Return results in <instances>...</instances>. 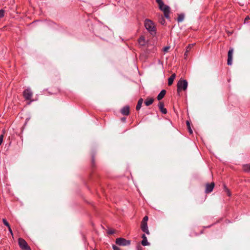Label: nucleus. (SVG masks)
Returning a JSON list of instances; mask_svg holds the SVG:
<instances>
[{"mask_svg":"<svg viewBox=\"0 0 250 250\" xmlns=\"http://www.w3.org/2000/svg\"><path fill=\"white\" fill-rule=\"evenodd\" d=\"M166 91L164 89L162 90L157 96L158 100L160 101V100H162L164 98L165 95H166Z\"/></svg>","mask_w":250,"mask_h":250,"instance_id":"2eb2a0df","label":"nucleus"},{"mask_svg":"<svg viewBox=\"0 0 250 250\" xmlns=\"http://www.w3.org/2000/svg\"><path fill=\"white\" fill-rule=\"evenodd\" d=\"M224 186V190H225V191H226V188H227V187H226V186L225 185H224V186Z\"/></svg>","mask_w":250,"mask_h":250,"instance_id":"2f4dec72","label":"nucleus"},{"mask_svg":"<svg viewBox=\"0 0 250 250\" xmlns=\"http://www.w3.org/2000/svg\"><path fill=\"white\" fill-rule=\"evenodd\" d=\"M138 42L142 46L145 45L146 42L145 37L144 36L140 37L138 40Z\"/></svg>","mask_w":250,"mask_h":250,"instance_id":"dca6fc26","label":"nucleus"},{"mask_svg":"<svg viewBox=\"0 0 250 250\" xmlns=\"http://www.w3.org/2000/svg\"><path fill=\"white\" fill-rule=\"evenodd\" d=\"M188 85V81L186 80L180 79L177 83V91L178 93L182 90L186 91Z\"/></svg>","mask_w":250,"mask_h":250,"instance_id":"7ed1b4c3","label":"nucleus"},{"mask_svg":"<svg viewBox=\"0 0 250 250\" xmlns=\"http://www.w3.org/2000/svg\"><path fill=\"white\" fill-rule=\"evenodd\" d=\"M169 46H165L164 48H163V51L165 52H167L168 51V50L169 49Z\"/></svg>","mask_w":250,"mask_h":250,"instance_id":"cd10ccee","label":"nucleus"},{"mask_svg":"<svg viewBox=\"0 0 250 250\" xmlns=\"http://www.w3.org/2000/svg\"><path fill=\"white\" fill-rule=\"evenodd\" d=\"M158 4L159 9L164 12L165 17L167 19H169L170 7L164 4L162 0H156Z\"/></svg>","mask_w":250,"mask_h":250,"instance_id":"f03ea898","label":"nucleus"},{"mask_svg":"<svg viewBox=\"0 0 250 250\" xmlns=\"http://www.w3.org/2000/svg\"><path fill=\"white\" fill-rule=\"evenodd\" d=\"M185 18V15L183 14H181L178 15V17L177 18V21L180 22L183 21Z\"/></svg>","mask_w":250,"mask_h":250,"instance_id":"6ab92c4d","label":"nucleus"},{"mask_svg":"<svg viewBox=\"0 0 250 250\" xmlns=\"http://www.w3.org/2000/svg\"><path fill=\"white\" fill-rule=\"evenodd\" d=\"M194 44H189L187 47L186 52L184 54V56L185 58H186L188 55V53L190 51V50L192 49V48L193 47Z\"/></svg>","mask_w":250,"mask_h":250,"instance_id":"ddd939ff","label":"nucleus"},{"mask_svg":"<svg viewBox=\"0 0 250 250\" xmlns=\"http://www.w3.org/2000/svg\"><path fill=\"white\" fill-rule=\"evenodd\" d=\"M130 241L123 238H118L116 240V243L119 246H128L130 244Z\"/></svg>","mask_w":250,"mask_h":250,"instance_id":"20e7f679","label":"nucleus"},{"mask_svg":"<svg viewBox=\"0 0 250 250\" xmlns=\"http://www.w3.org/2000/svg\"><path fill=\"white\" fill-rule=\"evenodd\" d=\"M23 95L27 100H30L33 96V92L30 88H27L24 90Z\"/></svg>","mask_w":250,"mask_h":250,"instance_id":"423d86ee","label":"nucleus"},{"mask_svg":"<svg viewBox=\"0 0 250 250\" xmlns=\"http://www.w3.org/2000/svg\"><path fill=\"white\" fill-rule=\"evenodd\" d=\"M19 245L20 248L23 250H31L30 247L28 245L27 242L22 238L19 239Z\"/></svg>","mask_w":250,"mask_h":250,"instance_id":"39448f33","label":"nucleus"},{"mask_svg":"<svg viewBox=\"0 0 250 250\" xmlns=\"http://www.w3.org/2000/svg\"><path fill=\"white\" fill-rule=\"evenodd\" d=\"M146 29L152 36L156 34V28L155 23L150 20L146 19L144 21Z\"/></svg>","mask_w":250,"mask_h":250,"instance_id":"f257e3e1","label":"nucleus"},{"mask_svg":"<svg viewBox=\"0 0 250 250\" xmlns=\"http://www.w3.org/2000/svg\"><path fill=\"white\" fill-rule=\"evenodd\" d=\"M233 52V49L232 48H230L228 51L227 64L229 65L232 64Z\"/></svg>","mask_w":250,"mask_h":250,"instance_id":"0eeeda50","label":"nucleus"},{"mask_svg":"<svg viewBox=\"0 0 250 250\" xmlns=\"http://www.w3.org/2000/svg\"><path fill=\"white\" fill-rule=\"evenodd\" d=\"M160 22L163 25L165 24L166 22L165 20L162 16H161V18L160 20Z\"/></svg>","mask_w":250,"mask_h":250,"instance_id":"5701e85b","label":"nucleus"},{"mask_svg":"<svg viewBox=\"0 0 250 250\" xmlns=\"http://www.w3.org/2000/svg\"><path fill=\"white\" fill-rule=\"evenodd\" d=\"M153 101H154V100L152 98L147 99L145 101V104L146 106H149V105H151V104H152V103H153Z\"/></svg>","mask_w":250,"mask_h":250,"instance_id":"a211bd4d","label":"nucleus"},{"mask_svg":"<svg viewBox=\"0 0 250 250\" xmlns=\"http://www.w3.org/2000/svg\"><path fill=\"white\" fill-rule=\"evenodd\" d=\"M225 192H226V193L228 195V196H231L230 191V190L228 188H226V190Z\"/></svg>","mask_w":250,"mask_h":250,"instance_id":"bb28decb","label":"nucleus"},{"mask_svg":"<svg viewBox=\"0 0 250 250\" xmlns=\"http://www.w3.org/2000/svg\"><path fill=\"white\" fill-rule=\"evenodd\" d=\"M186 124H187V125L188 126V132H189L190 134H192V129L191 128L189 122L188 121H186Z\"/></svg>","mask_w":250,"mask_h":250,"instance_id":"412c9836","label":"nucleus"},{"mask_svg":"<svg viewBox=\"0 0 250 250\" xmlns=\"http://www.w3.org/2000/svg\"><path fill=\"white\" fill-rule=\"evenodd\" d=\"M4 11L2 9L0 10V18H2L4 16Z\"/></svg>","mask_w":250,"mask_h":250,"instance_id":"a878e982","label":"nucleus"},{"mask_svg":"<svg viewBox=\"0 0 250 250\" xmlns=\"http://www.w3.org/2000/svg\"><path fill=\"white\" fill-rule=\"evenodd\" d=\"M141 229L143 232L146 233L148 235L149 234L147 223L141 222Z\"/></svg>","mask_w":250,"mask_h":250,"instance_id":"1a4fd4ad","label":"nucleus"},{"mask_svg":"<svg viewBox=\"0 0 250 250\" xmlns=\"http://www.w3.org/2000/svg\"><path fill=\"white\" fill-rule=\"evenodd\" d=\"M8 230H9V232L11 234V235H13L12 231L10 228V226L8 227Z\"/></svg>","mask_w":250,"mask_h":250,"instance_id":"7c9ffc66","label":"nucleus"},{"mask_svg":"<svg viewBox=\"0 0 250 250\" xmlns=\"http://www.w3.org/2000/svg\"><path fill=\"white\" fill-rule=\"evenodd\" d=\"M176 77V75L175 73L172 74L171 76L168 79V85H171L173 82L174 79Z\"/></svg>","mask_w":250,"mask_h":250,"instance_id":"4468645a","label":"nucleus"},{"mask_svg":"<svg viewBox=\"0 0 250 250\" xmlns=\"http://www.w3.org/2000/svg\"><path fill=\"white\" fill-rule=\"evenodd\" d=\"M148 216H145L143 219V220L141 222H143V223H147V221H148Z\"/></svg>","mask_w":250,"mask_h":250,"instance_id":"393cba45","label":"nucleus"},{"mask_svg":"<svg viewBox=\"0 0 250 250\" xmlns=\"http://www.w3.org/2000/svg\"><path fill=\"white\" fill-rule=\"evenodd\" d=\"M121 112L124 115H128L129 113V107L128 106H124L121 109Z\"/></svg>","mask_w":250,"mask_h":250,"instance_id":"9d476101","label":"nucleus"},{"mask_svg":"<svg viewBox=\"0 0 250 250\" xmlns=\"http://www.w3.org/2000/svg\"><path fill=\"white\" fill-rule=\"evenodd\" d=\"M112 248L114 250H121L120 249V248H119V247H118L117 246H116L115 245H113Z\"/></svg>","mask_w":250,"mask_h":250,"instance_id":"c85d7f7f","label":"nucleus"},{"mask_svg":"<svg viewBox=\"0 0 250 250\" xmlns=\"http://www.w3.org/2000/svg\"><path fill=\"white\" fill-rule=\"evenodd\" d=\"M143 99L142 98H140L138 101V103H137V104L136 105V109L137 110H139L141 106H142V104H143Z\"/></svg>","mask_w":250,"mask_h":250,"instance_id":"f3484780","label":"nucleus"},{"mask_svg":"<svg viewBox=\"0 0 250 250\" xmlns=\"http://www.w3.org/2000/svg\"><path fill=\"white\" fill-rule=\"evenodd\" d=\"M243 169L245 171H250V164H247L243 166Z\"/></svg>","mask_w":250,"mask_h":250,"instance_id":"aec40b11","label":"nucleus"},{"mask_svg":"<svg viewBox=\"0 0 250 250\" xmlns=\"http://www.w3.org/2000/svg\"><path fill=\"white\" fill-rule=\"evenodd\" d=\"M2 132H3V133L2 134H1L0 136V145H1V144H2V142H3L4 134L5 133L4 130H2Z\"/></svg>","mask_w":250,"mask_h":250,"instance_id":"4be33fe9","label":"nucleus"},{"mask_svg":"<svg viewBox=\"0 0 250 250\" xmlns=\"http://www.w3.org/2000/svg\"><path fill=\"white\" fill-rule=\"evenodd\" d=\"M143 240L142 241L141 244L144 246H148L149 245V243L148 242L147 238L145 234L142 235V236Z\"/></svg>","mask_w":250,"mask_h":250,"instance_id":"f8f14e48","label":"nucleus"},{"mask_svg":"<svg viewBox=\"0 0 250 250\" xmlns=\"http://www.w3.org/2000/svg\"><path fill=\"white\" fill-rule=\"evenodd\" d=\"M108 233L109 234H113V233H114V230H112V229H111V230H109L108 231Z\"/></svg>","mask_w":250,"mask_h":250,"instance_id":"c756f323","label":"nucleus"},{"mask_svg":"<svg viewBox=\"0 0 250 250\" xmlns=\"http://www.w3.org/2000/svg\"><path fill=\"white\" fill-rule=\"evenodd\" d=\"M2 222L4 224V225H5L6 227H7V228L10 226L9 223H8V222L6 221V220L5 219H2Z\"/></svg>","mask_w":250,"mask_h":250,"instance_id":"b1692460","label":"nucleus"},{"mask_svg":"<svg viewBox=\"0 0 250 250\" xmlns=\"http://www.w3.org/2000/svg\"><path fill=\"white\" fill-rule=\"evenodd\" d=\"M249 19V17L248 16L246 18L245 20Z\"/></svg>","mask_w":250,"mask_h":250,"instance_id":"473e14b6","label":"nucleus"},{"mask_svg":"<svg viewBox=\"0 0 250 250\" xmlns=\"http://www.w3.org/2000/svg\"><path fill=\"white\" fill-rule=\"evenodd\" d=\"M159 109L161 112L163 114H166L167 113V110L164 108V104L162 102H160L158 104Z\"/></svg>","mask_w":250,"mask_h":250,"instance_id":"9b49d317","label":"nucleus"},{"mask_svg":"<svg viewBox=\"0 0 250 250\" xmlns=\"http://www.w3.org/2000/svg\"><path fill=\"white\" fill-rule=\"evenodd\" d=\"M214 187V183H211L210 184H207L206 185L205 192L207 193H208L211 192Z\"/></svg>","mask_w":250,"mask_h":250,"instance_id":"6e6552de","label":"nucleus"}]
</instances>
